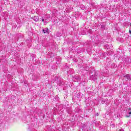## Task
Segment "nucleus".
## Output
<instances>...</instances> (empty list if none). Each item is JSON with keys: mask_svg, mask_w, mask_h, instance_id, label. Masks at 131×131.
<instances>
[{"mask_svg": "<svg viewBox=\"0 0 131 131\" xmlns=\"http://www.w3.org/2000/svg\"><path fill=\"white\" fill-rule=\"evenodd\" d=\"M42 22H45V19L43 18L42 19Z\"/></svg>", "mask_w": 131, "mask_h": 131, "instance_id": "39448f33", "label": "nucleus"}, {"mask_svg": "<svg viewBox=\"0 0 131 131\" xmlns=\"http://www.w3.org/2000/svg\"><path fill=\"white\" fill-rule=\"evenodd\" d=\"M128 114H129V116H126V117H130V114H131V112H130Z\"/></svg>", "mask_w": 131, "mask_h": 131, "instance_id": "20e7f679", "label": "nucleus"}, {"mask_svg": "<svg viewBox=\"0 0 131 131\" xmlns=\"http://www.w3.org/2000/svg\"><path fill=\"white\" fill-rule=\"evenodd\" d=\"M97 116L99 115V114H97Z\"/></svg>", "mask_w": 131, "mask_h": 131, "instance_id": "0eeeda50", "label": "nucleus"}, {"mask_svg": "<svg viewBox=\"0 0 131 131\" xmlns=\"http://www.w3.org/2000/svg\"><path fill=\"white\" fill-rule=\"evenodd\" d=\"M129 110H131V109H130V108H129Z\"/></svg>", "mask_w": 131, "mask_h": 131, "instance_id": "6e6552de", "label": "nucleus"}, {"mask_svg": "<svg viewBox=\"0 0 131 131\" xmlns=\"http://www.w3.org/2000/svg\"><path fill=\"white\" fill-rule=\"evenodd\" d=\"M120 131H124L123 129H120Z\"/></svg>", "mask_w": 131, "mask_h": 131, "instance_id": "423d86ee", "label": "nucleus"}, {"mask_svg": "<svg viewBox=\"0 0 131 131\" xmlns=\"http://www.w3.org/2000/svg\"><path fill=\"white\" fill-rule=\"evenodd\" d=\"M125 78H126L128 80H130V76H129V75L127 74L125 75V76H124Z\"/></svg>", "mask_w": 131, "mask_h": 131, "instance_id": "f257e3e1", "label": "nucleus"}, {"mask_svg": "<svg viewBox=\"0 0 131 131\" xmlns=\"http://www.w3.org/2000/svg\"><path fill=\"white\" fill-rule=\"evenodd\" d=\"M42 31H43V33H47V32H48V31H49V29L47 28L45 29H43Z\"/></svg>", "mask_w": 131, "mask_h": 131, "instance_id": "7ed1b4c3", "label": "nucleus"}, {"mask_svg": "<svg viewBox=\"0 0 131 131\" xmlns=\"http://www.w3.org/2000/svg\"><path fill=\"white\" fill-rule=\"evenodd\" d=\"M33 20L34 21H35V22H38V20H39V18H38V16H34L33 17Z\"/></svg>", "mask_w": 131, "mask_h": 131, "instance_id": "f03ea898", "label": "nucleus"}]
</instances>
